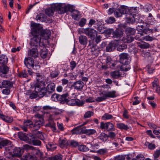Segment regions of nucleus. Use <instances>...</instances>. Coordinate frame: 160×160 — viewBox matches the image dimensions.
Instances as JSON below:
<instances>
[{
	"label": "nucleus",
	"instance_id": "26",
	"mask_svg": "<svg viewBox=\"0 0 160 160\" xmlns=\"http://www.w3.org/2000/svg\"><path fill=\"white\" fill-rule=\"evenodd\" d=\"M116 93V92L114 90L109 91L104 93L105 96L106 98V99L107 98H115L117 96Z\"/></svg>",
	"mask_w": 160,
	"mask_h": 160
},
{
	"label": "nucleus",
	"instance_id": "49",
	"mask_svg": "<svg viewBox=\"0 0 160 160\" xmlns=\"http://www.w3.org/2000/svg\"><path fill=\"white\" fill-rule=\"evenodd\" d=\"M152 85L153 89H154L156 92L160 96V87L158 84L154 83Z\"/></svg>",
	"mask_w": 160,
	"mask_h": 160
},
{
	"label": "nucleus",
	"instance_id": "31",
	"mask_svg": "<svg viewBox=\"0 0 160 160\" xmlns=\"http://www.w3.org/2000/svg\"><path fill=\"white\" fill-rule=\"evenodd\" d=\"M33 134L38 138L42 140L43 141L45 139V138L44 135L42 134V132H40L38 131H35L33 132Z\"/></svg>",
	"mask_w": 160,
	"mask_h": 160
},
{
	"label": "nucleus",
	"instance_id": "29",
	"mask_svg": "<svg viewBox=\"0 0 160 160\" xmlns=\"http://www.w3.org/2000/svg\"><path fill=\"white\" fill-rule=\"evenodd\" d=\"M1 119L6 122L9 123H11L13 120L12 117L7 116L4 115L1 116Z\"/></svg>",
	"mask_w": 160,
	"mask_h": 160
},
{
	"label": "nucleus",
	"instance_id": "55",
	"mask_svg": "<svg viewBox=\"0 0 160 160\" xmlns=\"http://www.w3.org/2000/svg\"><path fill=\"white\" fill-rule=\"evenodd\" d=\"M102 94L103 95V96L102 97H97L95 99V101L98 102H101L104 101L107 99L106 98L104 94H103V93H102Z\"/></svg>",
	"mask_w": 160,
	"mask_h": 160
},
{
	"label": "nucleus",
	"instance_id": "47",
	"mask_svg": "<svg viewBox=\"0 0 160 160\" xmlns=\"http://www.w3.org/2000/svg\"><path fill=\"white\" fill-rule=\"evenodd\" d=\"M138 46L141 48L147 49L150 47V45L147 42H144L142 43H139Z\"/></svg>",
	"mask_w": 160,
	"mask_h": 160
},
{
	"label": "nucleus",
	"instance_id": "1",
	"mask_svg": "<svg viewBox=\"0 0 160 160\" xmlns=\"http://www.w3.org/2000/svg\"><path fill=\"white\" fill-rule=\"evenodd\" d=\"M72 7L70 5H66L64 4L59 3L46 9L45 12L47 15L50 16H52L55 11L59 14H62L68 11H72Z\"/></svg>",
	"mask_w": 160,
	"mask_h": 160
},
{
	"label": "nucleus",
	"instance_id": "28",
	"mask_svg": "<svg viewBox=\"0 0 160 160\" xmlns=\"http://www.w3.org/2000/svg\"><path fill=\"white\" fill-rule=\"evenodd\" d=\"M47 91L50 93L53 92L55 90V84L54 83L51 82L47 85L46 88Z\"/></svg>",
	"mask_w": 160,
	"mask_h": 160
},
{
	"label": "nucleus",
	"instance_id": "59",
	"mask_svg": "<svg viewBox=\"0 0 160 160\" xmlns=\"http://www.w3.org/2000/svg\"><path fill=\"white\" fill-rule=\"evenodd\" d=\"M35 153L36 155H37L38 157L40 159H43L44 157L43 156V152H41L39 150H35Z\"/></svg>",
	"mask_w": 160,
	"mask_h": 160
},
{
	"label": "nucleus",
	"instance_id": "45",
	"mask_svg": "<svg viewBox=\"0 0 160 160\" xmlns=\"http://www.w3.org/2000/svg\"><path fill=\"white\" fill-rule=\"evenodd\" d=\"M128 54L126 53H122L119 55V62L120 63L123 62L124 60L128 58Z\"/></svg>",
	"mask_w": 160,
	"mask_h": 160
},
{
	"label": "nucleus",
	"instance_id": "44",
	"mask_svg": "<svg viewBox=\"0 0 160 160\" xmlns=\"http://www.w3.org/2000/svg\"><path fill=\"white\" fill-rule=\"evenodd\" d=\"M81 126H78L71 130V132L72 134H79L80 133L81 131Z\"/></svg>",
	"mask_w": 160,
	"mask_h": 160
},
{
	"label": "nucleus",
	"instance_id": "33",
	"mask_svg": "<svg viewBox=\"0 0 160 160\" xmlns=\"http://www.w3.org/2000/svg\"><path fill=\"white\" fill-rule=\"evenodd\" d=\"M126 16L127 21L128 23L132 24L135 22L133 14L129 15V13L127 14Z\"/></svg>",
	"mask_w": 160,
	"mask_h": 160
},
{
	"label": "nucleus",
	"instance_id": "7",
	"mask_svg": "<svg viewBox=\"0 0 160 160\" xmlns=\"http://www.w3.org/2000/svg\"><path fill=\"white\" fill-rule=\"evenodd\" d=\"M127 9L126 7L124 6H121L118 9L114 11V14L116 18L121 17L123 14H126Z\"/></svg>",
	"mask_w": 160,
	"mask_h": 160
},
{
	"label": "nucleus",
	"instance_id": "41",
	"mask_svg": "<svg viewBox=\"0 0 160 160\" xmlns=\"http://www.w3.org/2000/svg\"><path fill=\"white\" fill-rule=\"evenodd\" d=\"M23 124L29 128H32L33 123L32 121L29 119L24 120Z\"/></svg>",
	"mask_w": 160,
	"mask_h": 160
},
{
	"label": "nucleus",
	"instance_id": "48",
	"mask_svg": "<svg viewBox=\"0 0 160 160\" xmlns=\"http://www.w3.org/2000/svg\"><path fill=\"white\" fill-rule=\"evenodd\" d=\"M62 156L60 154L54 155L49 158V160H62Z\"/></svg>",
	"mask_w": 160,
	"mask_h": 160
},
{
	"label": "nucleus",
	"instance_id": "50",
	"mask_svg": "<svg viewBox=\"0 0 160 160\" xmlns=\"http://www.w3.org/2000/svg\"><path fill=\"white\" fill-rule=\"evenodd\" d=\"M113 118V116L112 115L109 114L108 113H105L102 117V119L104 120L111 119Z\"/></svg>",
	"mask_w": 160,
	"mask_h": 160
},
{
	"label": "nucleus",
	"instance_id": "42",
	"mask_svg": "<svg viewBox=\"0 0 160 160\" xmlns=\"http://www.w3.org/2000/svg\"><path fill=\"white\" fill-rule=\"evenodd\" d=\"M96 132V131L94 129H85L83 130L82 133L88 135L94 134Z\"/></svg>",
	"mask_w": 160,
	"mask_h": 160
},
{
	"label": "nucleus",
	"instance_id": "34",
	"mask_svg": "<svg viewBox=\"0 0 160 160\" xmlns=\"http://www.w3.org/2000/svg\"><path fill=\"white\" fill-rule=\"evenodd\" d=\"M72 18L75 20H79L80 17V13L79 11L75 10L72 13Z\"/></svg>",
	"mask_w": 160,
	"mask_h": 160
},
{
	"label": "nucleus",
	"instance_id": "19",
	"mask_svg": "<svg viewBox=\"0 0 160 160\" xmlns=\"http://www.w3.org/2000/svg\"><path fill=\"white\" fill-rule=\"evenodd\" d=\"M58 142L59 145L62 148L66 147L69 145V141L66 138L61 139V138H60Z\"/></svg>",
	"mask_w": 160,
	"mask_h": 160
},
{
	"label": "nucleus",
	"instance_id": "58",
	"mask_svg": "<svg viewBox=\"0 0 160 160\" xmlns=\"http://www.w3.org/2000/svg\"><path fill=\"white\" fill-rule=\"evenodd\" d=\"M133 16L135 22L137 23L141 22L142 20L141 19L140 16L139 14H133Z\"/></svg>",
	"mask_w": 160,
	"mask_h": 160
},
{
	"label": "nucleus",
	"instance_id": "20",
	"mask_svg": "<svg viewBox=\"0 0 160 160\" xmlns=\"http://www.w3.org/2000/svg\"><path fill=\"white\" fill-rule=\"evenodd\" d=\"M41 49L40 51V54L42 58H46L47 54L48 51L45 47V45L44 46H42V47H40Z\"/></svg>",
	"mask_w": 160,
	"mask_h": 160
},
{
	"label": "nucleus",
	"instance_id": "3",
	"mask_svg": "<svg viewBox=\"0 0 160 160\" xmlns=\"http://www.w3.org/2000/svg\"><path fill=\"white\" fill-rule=\"evenodd\" d=\"M24 64L28 68L29 67H31L33 69H37L40 68L39 65L34 64V61L32 58H25L24 60Z\"/></svg>",
	"mask_w": 160,
	"mask_h": 160
},
{
	"label": "nucleus",
	"instance_id": "18",
	"mask_svg": "<svg viewBox=\"0 0 160 160\" xmlns=\"http://www.w3.org/2000/svg\"><path fill=\"white\" fill-rule=\"evenodd\" d=\"M29 137L30 139L29 143H32L34 145L40 146L41 145V142L38 140L36 137L33 135H29Z\"/></svg>",
	"mask_w": 160,
	"mask_h": 160
},
{
	"label": "nucleus",
	"instance_id": "39",
	"mask_svg": "<svg viewBox=\"0 0 160 160\" xmlns=\"http://www.w3.org/2000/svg\"><path fill=\"white\" fill-rule=\"evenodd\" d=\"M35 91L38 92V97L40 98H42L46 95L47 91L45 88L43 89H40L38 91Z\"/></svg>",
	"mask_w": 160,
	"mask_h": 160
},
{
	"label": "nucleus",
	"instance_id": "27",
	"mask_svg": "<svg viewBox=\"0 0 160 160\" xmlns=\"http://www.w3.org/2000/svg\"><path fill=\"white\" fill-rule=\"evenodd\" d=\"M11 144V142L8 140H4L3 138L0 139V148H2L1 147H4L10 145Z\"/></svg>",
	"mask_w": 160,
	"mask_h": 160
},
{
	"label": "nucleus",
	"instance_id": "53",
	"mask_svg": "<svg viewBox=\"0 0 160 160\" xmlns=\"http://www.w3.org/2000/svg\"><path fill=\"white\" fill-rule=\"evenodd\" d=\"M25 158L26 160H36V158L34 155H32L29 153L26 155Z\"/></svg>",
	"mask_w": 160,
	"mask_h": 160
},
{
	"label": "nucleus",
	"instance_id": "43",
	"mask_svg": "<svg viewBox=\"0 0 160 160\" xmlns=\"http://www.w3.org/2000/svg\"><path fill=\"white\" fill-rule=\"evenodd\" d=\"M98 138L103 142H105L108 139V135L104 133H102L99 135Z\"/></svg>",
	"mask_w": 160,
	"mask_h": 160
},
{
	"label": "nucleus",
	"instance_id": "5",
	"mask_svg": "<svg viewBox=\"0 0 160 160\" xmlns=\"http://www.w3.org/2000/svg\"><path fill=\"white\" fill-rule=\"evenodd\" d=\"M31 25L32 27L31 30L32 35L33 37H39V25L32 21L31 23Z\"/></svg>",
	"mask_w": 160,
	"mask_h": 160
},
{
	"label": "nucleus",
	"instance_id": "46",
	"mask_svg": "<svg viewBox=\"0 0 160 160\" xmlns=\"http://www.w3.org/2000/svg\"><path fill=\"white\" fill-rule=\"evenodd\" d=\"M78 149L80 151L85 152L88 151L89 148L84 145H79L78 146Z\"/></svg>",
	"mask_w": 160,
	"mask_h": 160
},
{
	"label": "nucleus",
	"instance_id": "35",
	"mask_svg": "<svg viewBox=\"0 0 160 160\" xmlns=\"http://www.w3.org/2000/svg\"><path fill=\"white\" fill-rule=\"evenodd\" d=\"M136 30L133 28H127L125 31V32L128 35L132 36L134 35Z\"/></svg>",
	"mask_w": 160,
	"mask_h": 160
},
{
	"label": "nucleus",
	"instance_id": "15",
	"mask_svg": "<svg viewBox=\"0 0 160 160\" xmlns=\"http://www.w3.org/2000/svg\"><path fill=\"white\" fill-rule=\"evenodd\" d=\"M72 87L75 89L81 91L83 87V83L80 80H78L74 82Z\"/></svg>",
	"mask_w": 160,
	"mask_h": 160
},
{
	"label": "nucleus",
	"instance_id": "36",
	"mask_svg": "<svg viewBox=\"0 0 160 160\" xmlns=\"http://www.w3.org/2000/svg\"><path fill=\"white\" fill-rule=\"evenodd\" d=\"M134 38L131 36L127 35L126 37L123 38L122 41L125 43H130L133 41Z\"/></svg>",
	"mask_w": 160,
	"mask_h": 160
},
{
	"label": "nucleus",
	"instance_id": "11",
	"mask_svg": "<svg viewBox=\"0 0 160 160\" xmlns=\"http://www.w3.org/2000/svg\"><path fill=\"white\" fill-rule=\"evenodd\" d=\"M28 56L34 58H36L38 56V51L37 48H33L28 51Z\"/></svg>",
	"mask_w": 160,
	"mask_h": 160
},
{
	"label": "nucleus",
	"instance_id": "52",
	"mask_svg": "<svg viewBox=\"0 0 160 160\" xmlns=\"http://www.w3.org/2000/svg\"><path fill=\"white\" fill-rule=\"evenodd\" d=\"M144 145L147 146L148 148L150 150L154 149L156 147L155 144L149 143L148 142H146L144 143Z\"/></svg>",
	"mask_w": 160,
	"mask_h": 160
},
{
	"label": "nucleus",
	"instance_id": "61",
	"mask_svg": "<svg viewBox=\"0 0 160 160\" xmlns=\"http://www.w3.org/2000/svg\"><path fill=\"white\" fill-rule=\"evenodd\" d=\"M19 76L20 77L26 78L28 76V73L25 70H23L19 73Z\"/></svg>",
	"mask_w": 160,
	"mask_h": 160
},
{
	"label": "nucleus",
	"instance_id": "32",
	"mask_svg": "<svg viewBox=\"0 0 160 160\" xmlns=\"http://www.w3.org/2000/svg\"><path fill=\"white\" fill-rule=\"evenodd\" d=\"M8 62V58L7 56L4 55H0V64L5 65Z\"/></svg>",
	"mask_w": 160,
	"mask_h": 160
},
{
	"label": "nucleus",
	"instance_id": "6",
	"mask_svg": "<svg viewBox=\"0 0 160 160\" xmlns=\"http://www.w3.org/2000/svg\"><path fill=\"white\" fill-rule=\"evenodd\" d=\"M100 128L102 129H106L108 131H114L115 130L113 124L109 122L106 123L101 122L100 124Z\"/></svg>",
	"mask_w": 160,
	"mask_h": 160
},
{
	"label": "nucleus",
	"instance_id": "17",
	"mask_svg": "<svg viewBox=\"0 0 160 160\" xmlns=\"http://www.w3.org/2000/svg\"><path fill=\"white\" fill-rule=\"evenodd\" d=\"M13 83L8 80H4L2 82L1 88H11L13 87Z\"/></svg>",
	"mask_w": 160,
	"mask_h": 160
},
{
	"label": "nucleus",
	"instance_id": "57",
	"mask_svg": "<svg viewBox=\"0 0 160 160\" xmlns=\"http://www.w3.org/2000/svg\"><path fill=\"white\" fill-rule=\"evenodd\" d=\"M69 146L72 147H76L78 145V142L74 140H71L70 141H69Z\"/></svg>",
	"mask_w": 160,
	"mask_h": 160
},
{
	"label": "nucleus",
	"instance_id": "40",
	"mask_svg": "<svg viewBox=\"0 0 160 160\" xmlns=\"http://www.w3.org/2000/svg\"><path fill=\"white\" fill-rule=\"evenodd\" d=\"M45 77L44 76L41 75L39 73L36 74V79L37 82H44Z\"/></svg>",
	"mask_w": 160,
	"mask_h": 160
},
{
	"label": "nucleus",
	"instance_id": "16",
	"mask_svg": "<svg viewBox=\"0 0 160 160\" xmlns=\"http://www.w3.org/2000/svg\"><path fill=\"white\" fill-rule=\"evenodd\" d=\"M23 152V149L20 147H15L13 149L12 156L20 157L21 156Z\"/></svg>",
	"mask_w": 160,
	"mask_h": 160
},
{
	"label": "nucleus",
	"instance_id": "21",
	"mask_svg": "<svg viewBox=\"0 0 160 160\" xmlns=\"http://www.w3.org/2000/svg\"><path fill=\"white\" fill-rule=\"evenodd\" d=\"M41 34L44 39L47 40L49 38L51 34V32L49 30H44L42 31Z\"/></svg>",
	"mask_w": 160,
	"mask_h": 160
},
{
	"label": "nucleus",
	"instance_id": "24",
	"mask_svg": "<svg viewBox=\"0 0 160 160\" xmlns=\"http://www.w3.org/2000/svg\"><path fill=\"white\" fill-rule=\"evenodd\" d=\"M9 71V68L7 66H3L0 67V76L4 77L3 75L6 74Z\"/></svg>",
	"mask_w": 160,
	"mask_h": 160
},
{
	"label": "nucleus",
	"instance_id": "25",
	"mask_svg": "<svg viewBox=\"0 0 160 160\" xmlns=\"http://www.w3.org/2000/svg\"><path fill=\"white\" fill-rule=\"evenodd\" d=\"M46 148L48 151H53L57 148V146L55 142H49L46 145Z\"/></svg>",
	"mask_w": 160,
	"mask_h": 160
},
{
	"label": "nucleus",
	"instance_id": "4",
	"mask_svg": "<svg viewBox=\"0 0 160 160\" xmlns=\"http://www.w3.org/2000/svg\"><path fill=\"white\" fill-rule=\"evenodd\" d=\"M84 33L91 39H94L97 34V32L93 29L88 28L84 29Z\"/></svg>",
	"mask_w": 160,
	"mask_h": 160
},
{
	"label": "nucleus",
	"instance_id": "14",
	"mask_svg": "<svg viewBox=\"0 0 160 160\" xmlns=\"http://www.w3.org/2000/svg\"><path fill=\"white\" fill-rule=\"evenodd\" d=\"M121 63L122 64V67L121 68L122 71H127L130 69V67L129 65L130 63V62L128 58L124 60L123 62H121Z\"/></svg>",
	"mask_w": 160,
	"mask_h": 160
},
{
	"label": "nucleus",
	"instance_id": "60",
	"mask_svg": "<svg viewBox=\"0 0 160 160\" xmlns=\"http://www.w3.org/2000/svg\"><path fill=\"white\" fill-rule=\"evenodd\" d=\"M97 30L100 33H103L106 31V28L104 26L99 25L98 27Z\"/></svg>",
	"mask_w": 160,
	"mask_h": 160
},
{
	"label": "nucleus",
	"instance_id": "9",
	"mask_svg": "<svg viewBox=\"0 0 160 160\" xmlns=\"http://www.w3.org/2000/svg\"><path fill=\"white\" fill-rule=\"evenodd\" d=\"M34 124H33L32 128L34 129L38 130L43 124L44 120L42 118H40L39 119L34 120Z\"/></svg>",
	"mask_w": 160,
	"mask_h": 160
},
{
	"label": "nucleus",
	"instance_id": "30",
	"mask_svg": "<svg viewBox=\"0 0 160 160\" xmlns=\"http://www.w3.org/2000/svg\"><path fill=\"white\" fill-rule=\"evenodd\" d=\"M27 95L29 96V98L33 99L38 97V92L35 91V92H31V91H28L26 93Z\"/></svg>",
	"mask_w": 160,
	"mask_h": 160
},
{
	"label": "nucleus",
	"instance_id": "2",
	"mask_svg": "<svg viewBox=\"0 0 160 160\" xmlns=\"http://www.w3.org/2000/svg\"><path fill=\"white\" fill-rule=\"evenodd\" d=\"M41 38L39 37H33L31 39L30 45L31 46L42 47L44 43L41 42Z\"/></svg>",
	"mask_w": 160,
	"mask_h": 160
},
{
	"label": "nucleus",
	"instance_id": "13",
	"mask_svg": "<svg viewBox=\"0 0 160 160\" xmlns=\"http://www.w3.org/2000/svg\"><path fill=\"white\" fill-rule=\"evenodd\" d=\"M18 138L20 140L26 142L28 143L30 142V135H26L25 133H23L22 132H19L18 134Z\"/></svg>",
	"mask_w": 160,
	"mask_h": 160
},
{
	"label": "nucleus",
	"instance_id": "38",
	"mask_svg": "<svg viewBox=\"0 0 160 160\" xmlns=\"http://www.w3.org/2000/svg\"><path fill=\"white\" fill-rule=\"evenodd\" d=\"M117 127L121 129H124L127 130L129 129V128L127 125H126L122 123H118L116 124Z\"/></svg>",
	"mask_w": 160,
	"mask_h": 160
},
{
	"label": "nucleus",
	"instance_id": "22",
	"mask_svg": "<svg viewBox=\"0 0 160 160\" xmlns=\"http://www.w3.org/2000/svg\"><path fill=\"white\" fill-rule=\"evenodd\" d=\"M79 42L81 44L83 45L85 47L88 43L87 37L84 35H81L79 38Z\"/></svg>",
	"mask_w": 160,
	"mask_h": 160
},
{
	"label": "nucleus",
	"instance_id": "51",
	"mask_svg": "<svg viewBox=\"0 0 160 160\" xmlns=\"http://www.w3.org/2000/svg\"><path fill=\"white\" fill-rule=\"evenodd\" d=\"M60 95H58L56 93L53 94L52 96V100L54 101H59L60 99Z\"/></svg>",
	"mask_w": 160,
	"mask_h": 160
},
{
	"label": "nucleus",
	"instance_id": "54",
	"mask_svg": "<svg viewBox=\"0 0 160 160\" xmlns=\"http://www.w3.org/2000/svg\"><path fill=\"white\" fill-rule=\"evenodd\" d=\"M127 47V45L125 44H123L122 45H119L117 48L118 51L120 52L123 51L124 49H126Z\"/></svg>",
	"mask_w": 160,
	"mask_h": 160
},
{
	"label": "nucleus",
	"instance_id": "62",
	"mask_svg": "<svg viewBox=\"0 0 160 160\" xmlns=\"http://www.w3.org/2000/svg\"><path fill=\"white\" fill-rule=\"evenodd\" d=\"M93 115V112L92 111H88L85 113L84 117L85 118H88L90 117Z\"/></svg>",
	"mask_w": 160,
	"mask_h": 160
},
{
	"label": "nucleus",
	"instance_id": "37",
	"mask_svg": "<svg viewBox=\"0 0 160 160\" xmlns=\"http://www.w3.org/2000/svg\"><path fill=\"white\" fill-rule=\"evenodd\" d=\"M110 75L111 77L113 79H118L121 76L120 72L117 71L111 72Z\"/></svg>",
	"mask_w": 160,
	"mask_h": 160
},
{
	"label": "nucleus",
	"instance_id": "12",
	"mask_svg": "<svg viewBox=\"0 0 160 160\" xmlns=\"http://www.w3.org/2000/svg\"><path fill=\"white\" fill-rule=\"evenodd\" d=\"M123 31L121 29H117L113 31L112 33V37L114 38H117L118 40H116L118 42V40L120 39L123 35Z\"/></svg>",
	"mask_w": 160,
	"mask_h": 160
},
{
	"label": "nucleus",
	"instance_id": "23",
	"mask_svg": "<svg viewBox=\"0 0 160 160\" xmlns=\"http://www.w3.org/2000/svg\"><path fill=\"white\" fill-rule=\"evenodd\" d=\"M46 84L45 82H37L35 85V91H38L40 89L45 88Z\"/></svg>",
	"mask_w": 160,
	"mask_h": 160
},
{
	"label": "nucleus",
	"instance_id": "63",
	"mask_svg": "<svg viewBox=\"0 0 160 160\" xmlns=\"http://www.w3.org/2000/svg\"><path fill=\"white\" fill-rule=\"evenodd\" d=\"M23 149L27 150H33L34 148L32 146L26 144L23 146Z\"/></svg>",
	"mask_w": 160,
	"mask_h": 160
},
{
	"label": "nucleus",
	"instance_id": "8",
	"mask_svg": "<svg viewBox=\"0 0 160 160\" xmlns=\"http://www.w3.org/2000/svg\"><path fill=\"white\" fill-rule=\"evenodd\" d=\"M118 45V41L114 40L111 41L106 47V51L110 52L114 49Z\"/></svg>",
	"mask_w": 160,
	"mask_h": 160
},
{
	"label": "nucleus",
	"instance_id": "64",
	"mask_svg": "<svg viewBox=\"0 0 160 160\" xmlns=\"http://www.w3.org/2000/svg\"><path fill=\"white\" fill-rule=\"evenodd\" d=\"M86 20L84 18H82L79 22L78 24L81 27H83L85 24Z\"/></svg>",
	"mask_w": 160,
	"mask_h": 160
},
{
	"label": "nucleus",
	"instance_id": "56",
	"mask_svg": "<svg viewBox=\"0 0 160 160\" xmlns=\"http://www.w3.org/2000/svg\"><path fill=\"white\" fill-rule=\"evenodd\" d=\"M45 18V15L42 13H40L37 15L36 17V19L37 20L42 21Z\"/></svg>",
	"mask_w": 160,
	"mask_h": 160
},
{
	"label": "nucleus",
	"instance_id": "10",
	"mask_svg": "<svg viewBox=\"0 0 160 160\" xmlns=\"http://www.w3.org/2000/svg\"><path fill=\"white\" fill-rule=\"evenodd\" d=\"M66 103L69 105H77L78 106H81L83 104V102L79 100L74 99L70 100L68 99Z\"/></svg>",
	"mask_w": 160,
	"mask_h": 160
}]
</instances>
